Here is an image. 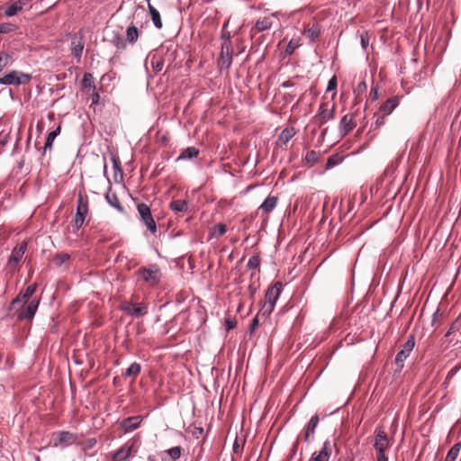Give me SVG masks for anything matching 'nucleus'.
Returning a JSON list of instances; mask_svg holds the SVG:
<instances>
[{"mask_svg": "<svg viewBox=\"0 0 461 461\" xmlns=\"http://www.w3.org/2000/svg\"><path fill=\"white\" fill-rule=\"evenodd\" d=\"M77 202V210L73 227L74 229H76V230H78L83 226L86 218L89 214L88 197L86 194H84L82 192H79Z\"/></svg>", "mask_w": 461, "mask_h": 461, "instance_id": "1", "label": "nucleus"}, {"mask_svg": "<svg viewBox=\"0 0 461 461\" xmlns=\"http://www.w3.org/2000/svg\"><path fill=\"white\" fill-rule=\"evenodd\" d=\"M32 79V75L19 70H12L0 77V85L3 86H21L27 85Z\"/></svg>", "mask_w": 461, "mask_h": 461, "instance_id": "2", "label": "nucleus"}, {"mask_svg": "<svg viewBox=\"0 0 461 461\" xmlns=\"http://www.w3.org/2000/svg\"><path fill=\"white\" fill-rule=\"evenodd\" d=\"M138 275L141 279L151 286L157 285L160 282L161 273L158 265L151 264L146 267H140Z\"/></svg>", "mask_w": 461, "mask_h": 461, "instance_id": "3", "label": "nucleus"}, {"mask_svg": "<svg viewBox=\"0 0 461 461\" xmlns=\"http://www.w3.org/2000/svg\"><path fill=\"white\" fill-rule=\"evenodd\" d=\"M121 310L133 318H140L148 313V305L145 303H134L124 301L121 303Z\"/></svg>", "mask_w": 461, "mask_h": 461, "instance_id": "4", "label": "nucleus"}, {"mask_svg": "<svg viewBox=\"0 0 461 461\" xmlns=\"http://www.w3.org/2000/svg\"><path fill=\"white\" fill-rule=\"evenodd\" d=\"M137 210L143 224L154 234L157 231V224L153 219L150 207L144 203H140L137 204Z\"/></svg>", "mask_w": 461, "mask_h": 461, "instance_id": "5", "label": "nucleus"}, {"mask_svg": "<svg viewBox=\"0 0 461 461\" xmlns=\"http://www.w3.org/2000/svg\"><path fill=\"white\" fill-rule=\"evenodd\" d=\"M415 346V339L413 335H410L407 340L402 345V349L395 356V364L402 369L404 366V361L409 357L410 353L413 350Z\"/></svg>", "mask_w": 461, "mask_h": 461, "instance_id": "6", "label": "nucleus"}, {"mask_svg": "<svg viewBox=\"0 0 461 461\" xmlns=\"http://www.w3.org/2000/svg\"><path fill=\"white\" fill-rule=\"evenodd\" d=\"M334 448H337L336 442L327 439L319 452L312 453L309 461H329Z\"/></svg>", "mask_w": 461, "mask_h": 461, "instance_id": "7", "label": "nucleus"}, {"mask_svg": "<svg viewBox=\"0 0 461 461\" xmlns=\"http://www.w3.org/2000/svg\"><path fill=\"white\" fill-rule=\"evenodd\" d=\"M37 289V284H32L22 290L18 295L11 302L10 310L15 309L16 306L23 307V305L32 298Z\"/></svg>", "mask_w": 461, "mask_h": 461, "instance_id": "8", "label": "nucleus"}, {"mask_svg": "<svg viewBox=\"0 0 461 461\" xmlns=\"http://www.w3.org/2000/svg\"><path fill=\"white\" fill-rule=\"evenodd\" d=\"M70 47L71 54L77 59V62H79L84 50V34L82 31L72 35Z\"/></svg>", "mask_w": 461, "mask_h": 461, "instance_id": "9", "label": "nucleus"}, {"mask_svg": "<svg viewBox=\"0 0 461 461\" xmlns=\"http://www.w3.org/2000/svg\"><path fill=\"white\" fill-rule=\"evenodd\" d=\"M39 303L40 299L33 298L30 301L29 304L24 310L19 312L20 307L16 306L15 309H12L11 311H14L15 313H17V318L19 320H32L38 310Z\"/></svg>", "mask_w": 461, "mask_h": 461, "instance_id": "10", "label": "nucleus"}, {"mask_svg": "<svg viewBox=\"0 0 461 461\" xmlns=\"http://www.w3.org/2000/svg\"><path fill=\"white\" fill-rule=\"evenodd\" d=\"M375 439L374 447L376 451H385L390 447V441L381 427H378L375 430Z\"/></svg>", "mask_w": 461, "mask_h": 461, "instance_id": "11", "label": "nucleus"}, {"mask_svg": "<svg viewBox=\"0 0 461 461\" xmlns=\"http://www.w3.org/2000/svg\"><path fill=\"white\" fill-rule=\"evenodd\" d=\"M143 420L144 417L141 415L128 417L122 420L121 427L122 428L124 433H129L137 429Z\"/></svg>", "mask_w": 461, "mask_h": 461, "instance_id": "12", "label": "nucleus"}, {"mask_svg": "<svg viewBox=\"0 0 461 461\" xmlns=\"http://www.w3.org/2000/svg\"><path fill=\"white\" fill-rule=\"evenodd\" d=\"M282 288L283 285L278 281L276 282L273 285L269 286L265 294V302L276 305V301L281 294Z\"/></svg>", "mask_w": 461, "mask_h": 461, "instance_id": "13", "label": "nucleus"}, {"mask_svg": "<svg viewBox=\"0 0 461 461\" xmlns=\"http://www.w3.org/2000/svg\"><path fill=\"white\" fill-rule=\"evenodd\" d=\"M28 0H15L8 3L5 9V14L8 17L14 16L22 11L25 5H28Z\"/></svg>", "mask_w": 461, "mask_h": 461, "instance_id": "14", "label": "nucleus"}, {"mask_svg": "<svg viewBox=\"0 0 461 461\" xmlns=\"http://www.w3.org/2000/svg\"><path fill=\"white\" fill-rule=\"evenodd\" d=\"M356 123L353 121L352 114L344 115L339 122V133L343 137L354 129Z\"/></svg>", "mask_w": 461, "mask_h": 461, "instance_id": "15", "label": "nucleus"}, {"mask_svg": "<svg viewBox=\"0 0 461 461\" xmlns=\"http://www.w3.org/2000/svg\"><path fill=\"white\" fill-rule=\"evenodd\" d=\"M111 44H113L118 51L124 50L127 43L123 37L116 31H113L110 37L107 39Z\"/></svg>", "mask_w": 461, "mask_h": 461, "instance_id": "16", "label": "nucleus"}, {"mask_svg": "<svg viewBox=\"0 0 461 461\" xmlns=\"http://www.w3.org/2000/svg\"><path fill=\"white\" fill-rule=\"evenodd\" d=\"M132 453L131 445H124L117 449L113 456V461H127Z\"/></svg>", "mask_w": 461, "mask_h": 461, "instance_id": "17", "label": "nucleus"}, {"mask_svg": "<svg viewBox=\"0 0 461 461\" xmlns=\"http://www.w3.org/2000/svg\"><path fill=\"white\" fill-rule=\"evenodd\" d=\"M320 419L318 415H313L306 425L304 432V440L306 442L311 441V437H313L315 429L319 424Z\"/></svg>", "mask_w": 461, "mask_h": 461, "instance_id": "18", "label": "nucleus"}, {"mask_svg": "<svg viewBox=\"0 0 461 461\" xmlns=\"http://www.w3.org/2000/svg\"><path fill=\"white\" fill-rule=\"evenodd\" d=\"M26 248H27L26 243H21V244L15 246L13 249V251L9 258V263L10 264L11 263H16V264L19 263L22 260V258L26 251Z\"/></svg>", "mask_w": 461, "mask_h": 461, "instance_id": "19", "label": "nucleus"}, {"mask_svg": "<svg viewBox=\"0 0 461 461\" xmlns=\"http://www.w3.org/2000/svg\"><path fill=\"white\" fill-rule=\"evenodd\" d=\"M105 200L106 202L114 209H116L119 212L124 213V208L121 204L119 198L117 194L113 192H112V189L109 188V190L105 193Z\"/></svg>", "mask_w": 461, "mask_h": 461, "instance_id": "20", "label": "nucleus"}, {"mask_svg": "<svg viewBox=\"0 0 461 461\" xmlns=\"http://www.w3.org/2000/svg\"><path fill=\"white\" fill-rule=\"evenodd\" d=\"M399 98L398 96H393L388 98L384 104H381L379 110L384 113V115H389L398 106Z\"/></svg>", "mask_w": 461, "mask_h": 461, "instance_id": "21", "label": "nucleus"}, {"mask_svg": "<svg viewBox=\"0 0 461 461\" xmlns=\"http://www.w3.org/2000/svg\"><path fill=\"white\" fill-rule=\"evenodd\" d=\"M334 117V110L333 109H321L320 113H318L314 116V121L320 126L323 125L327 122L332 120Z\"/></svg>", "mask_w": 461, "mask_h": 461, "instance_id": "22", "label": "nucleus"}, {"mask_svg": "<svg viewBox=\"0 0 461 461\" xmlns=\"http://www.w3.org/2000/svg\"><path fill=\"white\" fill-rule=\"evenodd\" d=\"M276 204L277 197L269 195L265 199L258 209L262 210L266 213H269L276 207Z\"/></svg>", "mask_w": 461, "mask_h": 461, "instance_id": "23", "label": "nucleus"}, {"mask_svg": "<svg viewBox=\"0 0 461 461\" xmlns=\"http://www.w3.org/2000/svg\"><path fill=\"white\" fill-rule=\"evenodd\" d=\"M199 155V149L195 147H188L183 149L180 155L176 158V161L180 160H189L194 158H196Z\"/></svg>", "mask_w": 461, "mask_h": 461, "instance_id": "24", "label": "nucleus"}, {"mask_svg": "<svg viewBox=\"0 0 461 461\" xmlns=\"http://www.w3.org/2000/svg\"><path fill=\"white\" fill-rule=\"evenodd\" d=\"M139 38V30L134 24H131L126 29V42L134 44Z\"/></svg>", "mask_w": 461, "mask_h": 461, "instance_id": "25", "label": "nucleus"}, {"mask_svg": "<svg viewBox=\"0 0 461 461\" xmlns=\"http://www.w3.org/2000/svg\"><path fill=\"white\" fill-rule=\"evenodd\" d=\"M149 11L151 16L152 23L157 29H161L163 26L159 12L151 5L149 4Z\"/></svg>", "mask_w": 461, "mask_h": 461, "instance_id": "26", "label": "nucleus"}, {"mask_svg": "<svg viewBox=\"0 0 461 461\" xmlns=\"http://www.w3.org/2000/svg\"><path fill=\"white\" fill-rule=\"evenodd\" d=\"M272 27V22L269 17H264L263 19L258 20L253 30L258 32H262L269 30Z\"/></svg>", "mask_w": 461, "mask_h": 461, "instance_id": "27", "label": "nucleus"}, {"mask_svg": "<svg viewBox=\"0 0 461 461\" xmlns=\"http://www.w3.org/2000/svg\"><path fill=\"white\" fill-rule=\"evenodd\" d=\"M75 439V437L72 433L68 431H60L58 436V443H55V446H58V444L68 446L70 445Z\"/></svg>", "mask_w": 461, "mask_h": 461, "instance_id": "28", "label": "nucleus"}, {"mask_svg": "<svg viewBox=\"0 0 461 461\" xmlns=\"http://www.w3.org/2000/svg\"><path fill=\"white\" fill-rule=\"evenodd\" d=\"M59 133H60V126H58L55 130H53L48 133L46 141H45V144L43 147L44 151H46L47 149H51L53 142H54L55 139L57 138V136L59 135Z\"/></svg>", "mask_w": 461, "mask_h": 461, "instance_id": "29", "label": "nucleus"}, {"mask_svg": "<svg viewBox=\"0 0 461 461\" xmlns=\"http://www.w3.org/2000/svg\"><path fill=\"white\" fill-rule=\"evenodd\" d=\"M169 208L176 212H185L188 209V203L185 200H173Z\"/></svg>", "mask_w": 461, "mask_h": 461, "instance_id": "30", "label": "nucleus"}, {"mask_svg": "<svg viewBox=\"0 0 461 461\" xmlns=\"http://www.w3.org/2000/svg\"><path fill=\"white\" fill-rule=\"evenodd\" d=\"M305 33L310 42L313 43L319 38L321 34V30L318 25L313 24L312 27H308L305 30Z\"/></svg>", "mask_w": 461, "mask_h": 461, "instance_id": "31", "label": "nucleus"}, {"mask_svg": "<svg viewBox=\"0 0 461 461\" xmlns=\"http://www.w3.org/2000/svg\"><path fill=\"white\" fill-rule=\"evenodd\" d=\"M294 134H295V131H294V128H285V130H283L281 131V133L278 137V140L282 144L285 145L290 141V140L294 137Z\"/></svg>", "mask_w": 461, "mask_h": 461, "instance_id": "32", "label": "nucleus"}, {"mask_svg": "<svg viewBox=\"0 0 461 461\" xmlns=\"http://www.w3.org/2000/svg\"><path fill=\"white\" fill-rule=\"evenodd\" d=\"M217 63L220 69L228 70L232 63V56L221 53Z\"/></svg>", "mask_w": 461, "mask_h": 461, "instance_id": "33", "label": "nucleus"}, {"mask_svg": "<svg viewBox=\"0 0 461 461\" xmlns=\"http://www.w3.org/2000/svg\"><path fill=\"white\" fill-rule=\"evenodd\" d=\"M461 449V442L456 443L447 452L444 461H456Z\"/></svg>", "mask_w": 461, "mask_h": 461, "instance_id": "34", "label": "nucleus"}, {"mask_svg": "<svg viewBox=\"0 0 461 461\" xmlns=\"http://www.w3.org/2000/svg\"><path fill=\"white\" fill-rule=\"evenodd\" d=\"M141 371V366L139 363L133 362L131 364V366L125 370L124 376L125 377H131V376H138Z\"/></svg>", "mask_w": 461, "mask_h": 461, "instance_id": "35", "label": "nucleus"}, {"mask_svg": "<svg viewBox=\"0 0 461 461\" xmlns=\"http://www.w3.org/2000/svg\"><path fill=\"white\" fill-rule=\"evenodd\" d=\"M182 447L180 446L170 447L164 451V454L167 455L172 461H176L182 455Z\"/></svg>", "mask_w": 461, "mask_h": 461, "instance_id": "36", "label": "nucleus"}, {"mask_svg": "<svg viewBox=\"0 0 461 461\" xmlns=\"http://www.w3.org/2000/svg\"><path fill=\"white\" fill-rule=\"evenodd\" d=\"M82 86L88 90H95V85L90 73H86L81 81Z\"/></svg>", "mask_w": 461, "mask_h": 461, "instance_id": "37", "label": "nucleus"}, {"mask_svg": "<svg viewBox=\"0 0 461 461\" xmlns=\"http://www.w3.org/2000/svg\"><path fill=\"white\" fill-rule=\"evenodd\" d=\"M232 52H233V50H232V46H231L230 37H227L221 43V53L225 54L227 56L228 55L232 56Z\"/></svg>", "mask_w": 461, "mask_h": 461, "instance_id": "38", "label": "nucleus"}, {"mask_svg": "<svg viewBox=\"0 0 461 461\" xmlns=\"http://www.w3.org/2000/svg\"><path fill=\"white\" fill-rule=\"evenodd\" d=\"M70 258L69 254L68 253H59L57 254L54 258L53 262L57 267L62 266L65 262H67Z\"/></svg>", "mask_w": 461, "mask_h": 461, "instance_id": "39", "label": "nucleus"}, {"mask_svg": "<svg viewBox=\"0 0 461 461\" xmlns=\"http://www.w3.org/2000/svg\"><path fill=\"white\" fill-rule=\"evenodd\" d=\"M17 29V26L11 23H0V34H7L14 32Z\"/></svg>", "mask_w": 461, "mask_h": 461, "instance_id": "40", "label": "nucleus"}, {"mask_svg": "<svg viewBox=\"0 0 461 461\" xmlns=\"http://www.w3.org/2000/svg\"><path fill=\"white\" fill-rule=\"evenodd\" d=\"M10 59L11 56L9 54L4 51L0 52V72L9 65Z\"/></svg>", "mask_w": 461, "mask_h": 461, "instance_id": "41", "label": "nucleus"}, {"mask_svg": "<svg viewBox=\"0 0 461 461\" xmlns=\"http://www.w3.org/2000/svg\"><path fill=\"white\" fill-rule=\"evenodd\" d=\"M318 159H319V153L315 150H310L305 155V160L312 165L316 163L318 161Z\"/></svg>", "mask_w": 461, "mask_h": 461, "instance_id": "42", "label": "nucleus"}, {"mask_svg": "<svg viewBox=\"0 0 461 461\" xmlns=\"http://www.w3.org/2000/svg\"><path fill=\"white\" fill-rule=\"evenodd\" d=\"M260 264V258L258 256H253L249 258L248 263H247V268L249 269H256L259 267Z\"/></svg>", "mask_w": 461, "mask_h": 461, "instance_id": "43", "label": "nucleus"}, {"mask_svg": "<svg viewBox=\"0 0 461 461\" xmlns=\"http://www.w3.org/2000/svg\"><path fill=\"white\" fill-rule=\"evenodd\" d=\"M274 308L275 305L265 302L259 310V313H261L263 316H267L273 312Z\"/></svg>", "mask_w": 461, "mask_h": 461, "instance_id": "44", "label": "nucleus"}, {"mask_svg": "<svg viewBox=\"0 0 461 461\" xmlns=\"http://www.w3.org/2000/svg\"><path fill=\"white\" fill-rule=\"evenodd\" d=\"M227 231L226 225L219 223L213 227V235L215 237H221Z\"/></svg>", "mask_w": 461, "mask_h": 461, "instance_id": "45", "label": "nucleus"}, {"mask_svg": "<svg viewBox=\"0 0 461 461\" xmlns=\"http://www.w3.org/2000/svg\"><path fill=\"white\" fill-rule=\"evenodd\" d=\"M299 41L291 40L285 49L286 53L289 55L293 54L294 50L300 47Z\"/></svg>", "mask_w": 461, "mask_h": 461, "instance_id": "46", "label": "nucleus"}, {"mask_svg": "<svg viewBox=\"0 0 461 461\" xmlns=\"http://www.w3.org/2000/svg\"><path fill=\"white\" fill-rule=\"evenodd\" d=\"M237 321L235 319L227 318L225 319V330L230 331L236 327Z\"/></svg>", "mask_w": 461, "mask_h": 461, "instance_id": "47", "label": "nucleus"}, {"mask_svg": "<svg viewBox=\"0 0 461 461\" xmlns=\"http://www.w3.org/2000/svg\"><path fill=\"white\" fill-rule=\"evenodd\" d=\"M151 65H152L153 69L156 72H159L162 70V68L164 67V61L163 60H157V61L152 60Z\"/></svg>", "mask_w": 461, "mask_h": 461, "instance_id": "48", "label": "nucleus"}, {"mask_svg": "<svg viewBox=\"0 0 461 461\" xmlns=\"http://www.w3.org/2000/svg\"><path fill=\"white\" fill-rule=\"evenodd\" d=\"M92 91L93 93L91 94V105H96L100 101V95L95 90Z\"/></svg>", "mask_w": 461, "mask_h": 461, "instance_id": "49", "label": "nucleus"}, {"mask_svg": "<svg viewBox=\"0 0 461 461\" xmlns=\"http://www.w3.org/2000/svg\"><path fill=\"white\" fill-rule=\"evenodd\" d=\"M459 369H460V366H456L453 368H451L447 375L445 383L449 381L458 372Z\"/></svg>", "mask_w": 461, "mask_h": 461, "instance_id": "50", "label": "nucleus"}, {"mask_svg": "<svg viewBox=\"0 0 461 461\" xmlns=\"http://www.w3.org/2000/svg\"><path fill=\"white\" fill-rule=\"evenodd\" d=\"M258 316L254 317L250 322V325H249V332L250 333H253L255 331V330L258 327Z\"/></svg>", "mask_w": 461, "mask_h": 461, "instance_id": "51", "label": "nucleus"}, {"mask_svg": "<svg viewBox=\"0 0 461 461\" xmlns=\"http://www.w3.org/2000/svg\"><path fill=\"white\" fill-rule=\"evenodd\" d=\"M369 97L372 101H375L379 98V94H378V88L377 86H373L371 91H370V95H369Z\"/></svg>", "mask_w": 461, "mask_h": 461, "instance_id": "52", "label": "nucleus"}, {"mask_svg": "<svg viewBox=\"0 0 461 461\" xmlns=\"http://www.w3.org/2000/svg\"><path fill=\"white\" fill-rule=\"evenodd\" d=\"M337 87V80L336 77H333L329 82L327 86V91H332Z\"/></svg>", "mask_w": 461, "mask_h": 461, "instance_id": "53", "label": "nucleus"}, {"mask_svg": "<svg viewBox=\"0 0 461 461\" xmlns=\"http://www.w3.org/2000/svg\"><path fill=\"white\" fill-rule=\"evenodd\" d=\"M458 330L457 324L456 322L452 323L448 330L445 334V338H448L450 335L455 333Z\"/></svg>", "mask_w": 461, "mask_h": 461, "instance_id": "54", "label": "nucleus"}, {"mask_svg": "<svg viewBox=\"0 0 461 461\" xmlns=\"http://www.w3.org/2000/svg\"><path fill=\"white\" fill-rule=\"evenodd\" d=\"M113 168H114L115 175L117 174V172H119L122 175V170L121 168L120 162L115 158H113Z\"/></svg>", "mask_w": 461, "mask_h": 461, "instance_id": "55", "label": "nucleus"}, {"mask_svg": "<svg viewBox=\"0 0 461 461\" xmlns=\"http://www.w3.org/2000/svg\"><path fill=\"white\" fill-rule=\"evenodd\" d=\"M366 88H367L366 83L365 81H361L357 84L355 91H357V93H363L366 90Z\"/></svg>", "mask_w": 461, "mask_h": 461, "instance_id": "56", "label": "nucleus"}, {"mask_svg": "<svg viewBox=\"0 0 461 461\" xmlns=\"http://www.w3.org/2000/svg\"><path fill=\"white\" fill-rule=\"evenodd\" d=\"M377 452V461H388V457L385 455V451H376Z\"/></svg>", "mask_w": 461, "mask_h": 461, "instance_id": "57", "label": "nucleus"}, {"mask_svg": "<svg viewBox=\"0 0 461 461\" xmlns=\"http://www.w3.org/2000/svg\"><path fill=\"white\" fill-rule=\"evenodd\" d=\"M376 127H380L384 124V115H378L375 122Z\"/></svg>", "mask_w": 461, "mask_h": 461, "instance_id": "58", "label": "nucleus"}, {"mask_svg": "<svg viewBox=\"0 0 461 461\" xmlns=\"http://www.w3.org/2000/svg\"><path fill=\"white\" fill-rule=\"evenodd\" d=\"M336 165L335 158L333 156L330 157L327 160V168H330Z\"/></svg>", "mask_w": 461, "mask_h": 461, "instance_id": "59", "label": "nucleus"}, {"mask_svg": "<svg viewBox=\"0 0 461 461\" xmlns=\"http://www.w3.org/2000/svg\"><path fill=\"white\" fill-rule=\"evenodd\" d=\"M281 86H282L283 88H290V87L294 86V83H293V82H291V81H285V82H283V83L281 84Z\"/></svg>", "mask_w": 461, "mask_h": 461, "instance_id": "60", "label": "nucleus"}, {"mask_svg": "<svg viewBox=\"0 0 461 461\" xmlns=\"http://www.w3.org/2000/svg\"><path fill=\"white\" fill-rule=\"evenodd\" d=\"M233 452L236 454H239L240 452V447L237 440L233 444Z\"/></svg>", "mask_w": 461, "mask_h": 461, "instance_id": "61", "label": "nucleus"}, {"mask_svg": "<svg viewBox=\"0 0 461 461\" xmlns=\"http://www.w3.org/2000/svg\"><path fill=\"white\" fill-rule=\"evenodd\" d=\"M361 45L363 49H366L368 46V39H366L364 36H361Z\"/></svg>", "mask_w": 461, "mask_h": 461, "instance_id": "62", "label": "nucleus"}, {"mask_svg": "<svg viewBox=\"0 0 461 461\" xmlns=\"http://www.w3.org/2000/svg\"><path fill=\"white\" fill-rule=\"evenodd\" d=\"M249 290L251 295H254V294L256 293V288L252 285L249 286Z\"/></svg>", "mask_w": 461, "mask_h": 461, "instance_id": "63", "label": "nucleus"}, {"mask_svg": "<svg viewBox=\"0 0 461 461\" xmlns=\"http://www.w3.org/2000/svg\"><path fill=\"white\" fill-rule=\"evenodd\" d=\"M148 461H158L154 456L149 455L147 458Z\"/></svg>", "mask_w": 461, "mask_h": 461, "instance_id": "64", "label": "nucleus"}]
</instances>
